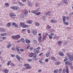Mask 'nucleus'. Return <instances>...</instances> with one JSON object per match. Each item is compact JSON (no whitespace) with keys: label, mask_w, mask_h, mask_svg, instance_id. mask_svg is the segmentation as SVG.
Here are the masks:
<instances>
[{"label":"nucleus","mask_w":73,"mask_h":73,"mask_svg":"<svg viewBox=\"0 0 73 73\" xmlns=\"http://www.w3.org/2000/svg\"><path fill=\"white\" fill-rule=\"evenodd\" d=\"M21 41L22 42H23V43H24V42H25V40H24V39L23 38H22L21 39Z\"/></svg>","instance_id":"38"},{"label":"nucleus","mask_w":73,"mask_h":73,"mask_svg":"<svg viewBox=\"0 0 73 73\" xmlns=\"http://www.w3.org/2000/svg\"><path fill=\"white\" fill-rule=\"evenodd\" d=\"M32 21L31 20H29L27 21L26 23L27 24H32Z\"/></svg>","instance_id":"6"},{"label":"nucleus","mask_w":73,"mask_h":73,"mask_svg":"<svg viewBox=\"0 0 73 73\" xmlns=\"http://www.w3.org/2000/svg\"><path fill=\"white\" fill-rule=\"evenodd\" d=\"M59 72L60 73H61L62 72V70L61 69V68L59 70Z\"/></svg>","instance_id":"46"},{"label":"nucleus","mask_w":73,"mask_h":73,"mask_svg":"<svg viewBox=\"0 0 73 73\" xmlns=\"http://www.w3.org/2000/svg\"><path fill=\"white\" fill-rule=\"evenodd\" d=\"M19 4V5L21 6H23L24 5V4H22L20 2H18Z\"/></svg>","instance_id":"26"},{"label":"nucleus","mask_w":73,"mask_h":73,"mask_svg":"<svg viewBox=\"0 0 73 73\" xmlns=\"http://www.w3.org/2000/svg\"><path fill=\"white\" fill-rule=\"evenodd\" d=\"M46 38V36H43V40H45Z\"/></svg>","instance_id":"44"},{"label":"nucleus","mask_w":73,"mask_h":73,"mask_svg":"<svg viewBox=\"0 0 73 73\" xmlns=\"http://www.w3.org/2000/svg\"><path fill=\"white\" fill-rule=\"evenodd\" d=\"M62 50L63 52H65V51H66V50H65V49H63V50Z\"/></svg>","instance_id":"59"},{"label":"nucleus","mask_w":73,"mask_h":73,"mask_svg":"<svg viewBox=\"0 0 73 73\" xmlns=\"http://www.w3.org/2000/svg\"><path fill=\"white\" fill-rule=\"evenodd\" d=\"M22 27L23 28H27V27H28V26L27 25H25L24 24Z\"/></svg>","instance_id":"20"},{"label":"nucleus","mask_w":73,"mask_h":73,"mask_svg":"<svg viewBox=\"0 0 73 73\" xmlns=\"http://www.w3.org/2000/svg\"><path fill=\"white\" fill-rule=\"evenodd\" d=\"M3 72L5 73H7L9 72V70L7 69H5L3 70Z\"/></svg>","instance_id":"23"},{"label":"nucleus","mask_w":73,"mask_h":73,"mask_svg":"<svg viewBox=\"0 0 73 73\" xmlns=\"http://www.w3.org/2000/svg\"><path fill=\"white\" fill-rule=\"evenodd\" d=\"M51 13V12H50V11H48V13H47L46 15H47L48 16H50Z\"/></svg>","instance_id":"18"},{"label":"nucleus","mask_w":73,"mask_h":73,"mask_svg":"<svg viewBox=\"0 0 73 73\" xmlns=\"http://www.w3.org/2000/svg\"><path fill=\"white\" fill-rule=\"evenodd\" d=\"M57 43L58 45H61L62 43V41H59L57 42Z\"/></svg>","instance_id":"17"},{"label":"nucleus","mask_w":73,"mask_h":73,"mask_svg":"<svg viewBox=\"0 0 73 73\" xmlns=\"http://www.w3.org/2000/svg\"><path fill=\"white\" fill-rule=\"evenodd\" d=\"M20 37V35H17L16 36V38H19Z\"/></svg>","instance_id":"42"},{"label":"nucleus","mask_w":73,"mask_h":73,"mask_svg":"<svg viewBox=\"0 0 73 73\" xmlns=\"http://www.w3.org/2000/svg\"><path fill=\"white\" fill-rule=\"evenodd\" d=\"M9 16L10 17H13V16H14V17H15V16H16V15L14 14L13 13H9Z\"/></svg>","instance_id":"5"},{"label":"nucleus","mask_w":73,"mask_h":73,"mask_svg":"<svg viewBox=\"0 0 73 73\" xmlns=\"http://www.w3.org/2000/svg\"><path fill=\"white\" fill-rule=\"evenodd\" d=\"M51 60H52L54 61H56V58H55L54 57H51Z\"/></svg>","instance_id":"21"},{"label":"nucleus","mask_w":73,"mask_h":73,"mask_svg":"<svg viewBox=\"0 0 73 73\" xmlns=\"http://www.w3.org/2000/svg\"><path fill=\"white\" fill-rule=\"evenodd\" d=\"M68 57L69 58L70 61L72 62V61H73V56L71 55H70L68 56Z\"/></svg>","instance_id":"3"},{"label":"nucleus","mask_w":73,"mask_h":73,"mask_svg":"<svg viewBox=\"0 0 73 73\" xmlns=\"http://www.w3.org/2000/svg\"><path fill=\"white\" fill-rule=\"evenodd\" d=\"M7 26L8 27H9L11 25V23H9L7 24Z\"/></svg>","instance_id":"27"},{"label":"nucleus","mask_w":73,"mask_h":73,"mask_svg":"<svg viewBox=\"0 0 73 73\" xmlns=\"http://www.w3.org/2000/svg\"><path fill=\"white\" fill-rule=\"evenodd\" d=\"M36 54L35 52L33 53H31L29 54V56L30 57H33L35 56V55H36Z\"/></svg>","instance_id":"2"},{"label":"nucleus","mask_w":73,"mask_h":73,"mask_svg":"<svg viewBox=\"0 0 73 73\" xmlns=\"http://www.w3.org/2000/svg\"><path fill=\"white\" fill-rule=\"evenodd\" d=\"M59 37V36H56V35H55V36H54L53 37V38L56 39V38H58Z\"/></svg>","instance_id":"43"},{"label":"nucleus","mask_w":73,"mask_h":73,"mask_svg":"<svg viewBox=\"0 0 73 73\" xmlns=\"http://www.w3.org/2000/svg\"><path fill=\"white\" fill-rule=\"evenodd\" d=\"M28 4L29 7H31V5H32V3L31 2H30L28 3Z\"/></svg>","instance_id":"22"},{"label":"nucleus","mask_w":73,"mask_h":73,"mask_svg":"<svg viewBox=\"0 0 73 73\" xmlns=\"http://www.w3.org/2000/svg\"><path fill=\"white\" fill-rule=\"evenodd\" d=\"M29 64H24L25 66L26 67H28V66H29Z\"/></svg>","instance_id":"35"},{"label":"nucleus","mask_w":73,"mask_h":73,"mask_svg":"<svg viewBox=\"0 0 73 73\" xmlns=\"http://www.w3.org/2000/svg\"><path fill=\"white\" fill-rule=\"evenodd\" d=\"M29 46H30L29 45H28L27 46V49H29V48H30V47Z\"/></svg>","instance_id":"52"},{"label":"nucleus","mask_w":73,"mask_h":73,"mask_svg":"<svg viewBox=\"0 0 73 73\" xmlns=\"http://www.w3.org/2000/svg\"><path fill=\"white\" fill-rule=\"evenodd\" d=\"M32 13H35L36 12V11H34V10H33L32 11Z\"/></svg>","instance_id":"50"},{"label":"nucleus","mask_w":73,"mask_h":73,"mask_svg":"<svg viewBox=\"0 0 73 73\" xmlns=\"http://www.w3.org/2000/svg\"><path fill=\"white\" fill-rule=\"evenodd\" d=\"M41 38H42V37L41 36H40L38 38V40L39 41H41Z\"/></svg>","instance_id":"29"},{"label":"nucleus","mask_w":73,"mask_h":73,"mask_svg":"<svg viewBox=\"0 0 73 73\" xmlns=\"http://www.w3.org/2000/svg\"><path fill=\"white\" fill-rule=\"evenodd\" d=\"M31 32L33 33V34L34 35H36L37 34V31H36L35 30H33L31 31Z\"/></svg>","instance_id":"4"},{"label":"nucleus","mask_w":73,"mask_h":73,"mask_svg":"<svg viewBox=\"0 0 73 73\" xmlns=\"http://www.w3.org/2000/svg\"><path fill=\"white\" fill-rule=\"evenodd\" d=\"M37 56V55H35L33 57V60H34V61H35V60H37V59L36 58V57Z\"/></svg>","instance_id":"13"},{"label":"nucleus","mask_w":73,"mask_h":73,"mask_svg":"<svg viewBox=\"0 0 73 73\" xmlns=\"http://www.w3.org/2000/svg\"><path fill=\"white\" fill-rule=\"evenodd\" d=\"M66 65L67 64L68 65H70L71 64H72V62H68V61H67L65 62Z\"/></svg>","instance_id":"8"},{"label":"nucleus","mask_w":73,"mask_h":73,"mask_svg":"<svg viewBox=\"0 0 73 73\" xmlns=\"http://www.w3.org/2000/svg\"><path fill=\"white\" fill-rule=\"evenodd\" d=\"M68 60V59L67 58H65V59L64 60V62H65L66 61Z\"/></svg>","instance_id":"49"},{"label":"nucleus","mask_w":73,"mask_h":73,"mask_svg":"<svg viewBox=\"0 0 73 73\" xmlns=\"http://www.w3.org/2000/svg\"><path fill=\"white\" fill-rule=\"evenodd\" d=\"M20 50L21 51V52H24V50L22 49H20Z\"/></svg>","instance_id":"58"},{"label":"nucleus","mask_w":73,"mask_h":73,"mask_svg":"<svg viewBox=\"0 0 73 73\" xmlns=\"http://www.w3.org/2000/svg\"><path fill=\"white\" fill-rule=\"evenodd\" d=\"M11 38L13 39H15L16 38V36H11Z\"/></svg>","instance_id":"36"},{"label":"nucleus","mask_w":73,"mask_h":73,"mask_svg":"<svg viewBox=\"0 0 73 73\" xmlns=\"http://www.w3.org/2000/svg\"><path fill=\"white\" fill-rule=\"evenodd\" d=\"M27 32L28 33H31V31H30V30H27Z\"/></svg>","instance_id":"61"},{"label":"nucleus","mask_w":73,"mask_h":73,"mask_svg":"<svg viewBox=\"0 0 73 73\" xmlns=\"http://www.w3.org/2000/svg\"><path fill=\"white\" fill-rule=\"evenodd\" d=\"M12 25H13L14 26L15 25H16V23H15V22H13V23Z\"/></svg>","instance_id":"57"},{"label":"nucleus","mask_w":73,"mask_h":73,"mask_svg":"<svg viewBox=\"0 0 73 73\" xmlns=\"http://www.w3.org/2000/svg\"><path fill=\"white\" fill-rule=\"evenodd\" d=\"M48 59H45V62H48Z\"/></svg>","instance_id":"56"},{"label":"nucleus","mask_w":73,"mask_h":73,"mask_svg":"<svg viewBox=\"0 0 73 73\" xmlns=\"http://www.w3.org/2000/svg\"><path fill=\"white\" fill-rule=\"evenodd\" d=\"M31 66H28L25 68L26 69H31Z\"/></svg>","instance_id":"53"},{"label":"nucleus","mask_w":73,"mask_h":73,"mask_svg":"<svg viewBox=\"0 0 73 73\" xmlns=\"http://www.w3.org/2000/svg\"><path fill=\"white\" fill-rule=\"evenodd\" d=\"M50 52H48L46 54V57H49V56L50 55Z\"/></svg>","instance_id":"24"},{"label":"nucleus","mask_w":73,"mask_h":73,"mask_svg":"<svg viewBox=\"0 0 73 73\" xmlns=\"http://www.w3.org/2000/svg\"><path fill=\"white\" fill-rule=\"evenodd\" d=\"M57 22L56 20H54L53 23H56Z\"/></svg>","instance_id":"55"},{"label":"nucleus","mask_w":73,"mask_h":73,"mask_svg":"<svg viewBox=\"0 0 73 73\" xmlns=\"http://www.w3.org/2000/svg\"><path fill=\"white\" fill-rule=\"evenodd\" d=\"M33 42L35 45H37V40H36L35 39L33 40Z\"/></svg>","instance_id":"14"},{"label":"nucleus","mask_w":73,"mask_h":73,"mask_svg":"<svg viewBox=\"0 0 73 73\" xmlns=\"http://www.w3.org/2000/svg\"><path fill=\"white\" fill-rule=\"evenodd\" d=\"M16 57L17 59L18 60V61H20L21 60V58H20V56L18 55H17L16 56Z\"/></svg>","instance_id":"9"},{"label":"nucleus","mask_w":73,"mask_h":73,"mask_svg":"<svg viewBox=\"0 0 73 73\" xmlns=\"http://www.w3.org/2000/svg\"><path fill=\"white\" fill-rule=\"evenodd\" d=\"M22 31L23 32H25V31H26V29H23L22 30Z\"/></svg>","instance_id":"62"},{"label":"nucleus","mask_w":73,"mask_h":73,"mask_svg":"<svg viewBox=\"0 0 73 73\" xmlns=\"http://www.w3.org/2000/svg\"><path fill=\"white\" fill-rule=\"evenodd\" d=\"M66 72L67 73H69V69L68 68V67H66Z\"/></svg>","instance_id":"12"},{"label":"nucleus","mask_w":73,"mask_h":73,"mask_svg":"<svg viewBox=\"0 0 73 73\" xmlns=\"http://www.w3.org/2000/svg\"><path fill=\"white\" fill-rule=\"evenodd\" d=\"M15 50H17V52H19L20 50V49L19 48V47L17 46L15 48Z\"/></svg>","instance_id":"11"},{"label":"nucleus","mask_w":73,"mask_h":73,"mask_svg":"<svg viewBox=\"0 0 73 73\" xmlns=\"http://www.w3.org/2000/svg\"><path fill=\"white\" fill-rule=\"evenodd\" d=\"M68 42L67 41H65V42H64L63 43V45L64 46L65 45H66V44Z\"/></svg>","instance_id":"34"},{"label":"nucleus","mask_w":73,"mask_h":73,"mask_svg":"<svg viewBox=\"0 0 73 73\" xmlns=\"http://www.w3.org/2000/svg\"><path fill=\"white\" fill-rule=\"evenodd\" d=\"M5 31V29L3 28H0V32H3Z\"/></svg>","instance_id":"7"},{"label":"nucleus","mask_w":73,"mask_h":73,"mask_svg":"<svg viewBox=\"0 0 73 73\" xmlns=\"http://www.w3.org/2000/svg\"><path fill=\"white\" fill-rule=\"evenodd\" d=\"M18 25L17 24H15V27H16V28H17L18 27Z\"/></svg>","instance_id":"60"},{"label":"nucleus","mask_w":73,"mask_h":73,"mask_svg":"<svg viewBox=\"0 0 73 73\" xmlns=\"http://www.w3.org/2000/svg\"><path fill=\"white\" fill-rule=\"evenodd\" d=\"M73 14V13H70L69 14L70 16H72Z\"/></svg>","instance_id":"64"},{"label":"nucleus","mask_w":73,"mask_h":73,"mask_svg":"<svg viewBox=\"0 0 73 73\" xmlns=\"http://www.w3.org/2000/svg\"><path fill=\"white\" fill-rule=\"evenodd\" d=\"M41 12H38V13H35V15H37V16H39V15H40V13Z\"/></svg>","instance_id":"30"},{"label":"nucleus","mask_w":73,"mask_h":73,"mask_svg":"<svg viewBox=\"0 0 73 73\" xmlns=\"http://www.w3.org/2000/svg\"><path fill=\"white\" fill-rule=\"evenodd\" d=\"M24 24H25L24 23L21 22V23H20V25H21V26H22L23 27V26L24 25Z\"/></svg>","instance_id":"40"},{"label":"nucleus","mask_w":73,"mask_h":73,"mask_svg":"<svg viewBox=\"0 0 73 73\" xmlns=\"http://www.w3.org/2000/svg\"><path fill=\"white\" fill-rule=\"evenodd\" d=\"M35 25H36V26H39V25H40V24L39 23H35Z\"/></svg>","instance_id":"48"},{"label":"nucleus","mask_w":73,"mask_h":73,"mask_svg":"<svg viewBox=\"0 0 73 73\" xmlns=\"http://www.w3.org/2000/svg\"><path fill=\"white\" fill-rule=\"evenodd\" d=\"M11 9H13L14 10H19V8L17 6H14L11 7Z\"/></svg>","instance_id":"1"},{"label":"nucleus","mask_w":73,"mask_h":73,"mask_svg":"<svg viewBox=\"0 0 73 73\" xmlns=\"http://www.w3.org/2000/svg\"><path fill=\"white\" fill-rule=\"evenodd\" d=\"M58 71L57 70H55L53 72L54 73H57L58 72Z\"/></svg>","instance_id":"37"},{"label":"nucleus","mask_w":73,"mask_h":73,"mask_svg":"<svg viewBox=\"0 0 73 73\" xmlns=\"http://www.w3.org/2000/svg\"><path fill=\"white\" fill-rule=\"evenodd\" d=\"M56 64L57 65H60V62H58L56 63Z\"/></svg>","instance_id":"51"},{"label":"nucleus","mask_w":73,"mask_h":73,"mask_svg":"<svg viewBox=\"0 0 73 73\" xmlns=\"http://www.w3.org/2000/svg\"><path fill=\"white\" fill-rule=\"evenodd\" d=\"M65 17H64L63 18V21L64 23H65Z\"/></svg>","instance_id":"41"},{"label":"nucleus","mask_w":73,"mask_h":73,"mask_svg":"<svg viewBox=\"0 0 73 73\" xmlns=\"http://www.w3.org/2000/svg\"><path fill=\"white\" fill-rule=\"evenodd\" d=\"M42 20L43 21H45L46 20V18L45 17H42Z\"/></svg>","instance_id":"39"},{"label":"nucleus","mask_w":73,"mask_h":73,"mask_svg":"<svg viewBox=\"0 0 73 73\" xmlns=\"http://www.w3.org/2000/svg\"><path fill=\"white\" fill-rule=\"evenodd\" d=\"M11 61H8L7 63V65L9 66V64H10V63H11Z\"/></svg>","instance_id":"45"},{"label":"nucleus","mask_w":73,"mask_h":73,"mask_svg":"<svg viewBox=\"0 0 73 73\" xmlns=\"http://www.w3.org/2000/svg\"><path fill=\"white\" fill-rule=\"evenodd\" d=\"M12 46V44H9L8 45H7V48H10L11 46Z\"/></svg>","instance_id":"31"},{"label":"nucleus","mask_w":73,"mask_h":73,"mask_svg":"<svg viewBox=\"0 0 73 73\" xmlns=\"http://www.w3.org/2000/svg\"><path fill=\"white\" fill-rule=\"evenodd\" d=\"M5 4L6 7H9V3H5Z\"/></svg>","instance_id":"32"},{"label":"nucleus","mask_w":73,"mask_h":73,"mask_svg":"<svg viewBox=\"0 0 73 73\" xmlns=\"http://www.w3.org/2000/svg\"><path fill=\"white\" fill-rule=\"evenodd\" d=\"M36 48H35L33 50V52H36Z\"/></svg>","instance_id":"63"},{"label":"nucleus","mask_w":73,"mask_h":73,"mask_svg":"<svg viewBox=\"0 0 73 73\" xmlns=\"http://www.w3.org/2000/svg\"><path fill=\"white\" fill-rule=\"evenodd\" d=\"M63 2L64 4H66V5L68 4V1L67 0H63Z\"/></svg>","instance_id":"10"},{"label":"nucleus","mask_w":73,"mask_h":73,"mask_svg":"<svg viewBox=\"0 0 73 73\" xmlns=\"http://www.w3.org/2000/svg\"><path fill=\"white\" fill-rule=\"evenodd\" d=\"M59 54L60 56H64V54L62 52H59Z\"/></svg>","instance_id":"25"},{"label":"nucleus","mask_w":73,"mask_h":73,"mask_svg":"<svg viewBox=\"0 0 73 73\" xmlns=\"http://www.w3.org/2000/svg\"><path fill=\"white\" fill-rule=\"evenodd\" d=\"M26 42L27 44H29L30 43V41L28 39H25Z\"/></svg>","instance_id":"16"},{"label":"nucleus","mask_w":73,"mask_h":73,"mask_svg":"<svg viewBox=\"0 0 73 73\" xmlns=\"http://www.w3.org/2000/svg\"><path fill=\"white\" fill-rule=\"evenodd\" d=\"M36 52H35V54H37V53H38L39 52H40V51H39V50L36 48Z\"/></svg>","instance_id":"28"},{"label":"nucleus","mask_w":73,"mask_h":73,"mask_svg":"<svg viewBox=\"0 0 73 73\" xmlns=\"http://www.w3.org/2000/svg\"><path fill=\"white\" fill-rule=\"evenodd\" d=\"M27 61H29V62H31V61H32V59H29L27 60Z\"/></svg>","instance_id":"54"},{"label":"nucleus","mask_w":73,"mask_h":73,"mask_svg":"<svg viewBox=\"0 0 73 73\" xmlns=\"http://www.w3.org/2000/svg\"><path fill=\"white\" fill-rule=\"evenodd\" d=\"M10 65H11L12 66H13V67H14V66H16L15 65V64L13 63H11L10 64Z\"/></svg>","instance_id":"33"},{"label":"nucleus","mask_w":73,"mask_h":73,"mask_svg":"<svg viewBox=\"0 0 73 73\" xmlns=\"http://www.w3.org/2000/svg\"><path fill=\"white\" fill-rule=\"evenodd\" d=\"M7 35V33H5L1 34V36H5L6 35Z\"/></svg>","instance_id":"15"},{"label":"nucleus","mask_w":73,"mask_h":73,"mask_svg":"<svg viewBox=\"0 0 73 73\" xmlns=\"http://www.w3.org/2000/svg\"><path fill=\"white\" fill-rule=\"evenodd\" d=\"M24 14L25 15V16H27L28 15V11H25V12H24Z\"/></svg>","instance_id":"19"},{"label":"nucleus","mask_w":73,"mask_h":73,"mask_svg":"<svg viewBox=\"0 0 73 73\" xmlns=\"http://www.w3.org/2000/svg\"><path fill=\"white\" fill-rule=\"evenodd\" d=\"M48 36L49 37V38L50 39H52V38H53V37L52 36H50V35H48Z\"/></svg>","instance_id":"47"}]
</instances>
